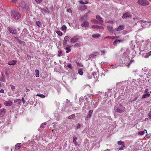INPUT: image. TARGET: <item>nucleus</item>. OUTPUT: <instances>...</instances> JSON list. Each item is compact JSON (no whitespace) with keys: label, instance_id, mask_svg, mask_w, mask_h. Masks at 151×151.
Listing matches in <instances>:
<instances>
[{"label":"nucleus","instance_id":"f257e3e1","mask_svg":"<svg viewBox=\"0 0 151 151\" xmlns=\"http://www.w3.org/2000/svg\"><path fill=\"white\" fill-rule=\"evenodd\" d=\"M134 22L138 27V31H139L143 29L144 28L149 27L150 26V23L151 22L150 21H138L137 19L133 18Z\"/></svg>","mask_w":151,"mask_h":151},{"label":"nucleus","instance_id":"f03ea898","mask_svg":"<svg viewBox=\"0 0 151 151\" xmlns=\"http://www.w3.org/2000/svg\"><path fill=\"white\" fill-rule=\"evenodd\" d=\"M11 16L16 19H19L20 17V14L15 10L11 11Z\"/></svg>","mask_w":151,"mask_h":151},{"label":"nucleus","instance_id":"7ed1b4c3","mask_svg":"<svg viewBox=\"0 0 151 151\" xmlns=\"http://www.w3.org/2000/svg\"><path fill=\"white\" fill-rule=\"evenodd\" d=\"M114 110L116 112L121 113L124 112L125 110V108L124 107L121 106L119 108L114 107Z\"/></svg>","mask_w":151,"mask_h":151},{"label":"nucleus","instance_id":"20e7f679","mask_svg":"<svg viewBox=\"0 0 151 151\" xmlns=\"http://www.w3.org/2000/svg\"><path fill=\"white\" fill-rule=\"evenodd\" d=\"M137 3L143 6H145L149 4V2L146 0H139Z\"/></svg>","mask_w":151,"mask_h":151},{"label":"nucleus","instance_id":"39448f33","mask_svg":"<svg viewBox=\"0 0 151 151\" xmlns=\"http://www.w3.org/2000/svg\"><path fill=\"white\" fill-rule=\"evenodd\" d=\"M19 7H21V8L24 9L25 8L26 9H27L28 7V6H26V4L23 1H21L18 3Z\"/></svg>","mask_w":151,"mask_h":151},{"label":"nucleus","instance_id":"423d86ee","mask_svg":"<svg viewBox=\"0 0 151 151\" xmlns=\"http://www.w3.org/2000/svg\"><path fill=\"white\" fill-rule=\"evenodd\" d=\"M69 38L68 36L65 37L63 40V46L64 47L66 46H68L69 45L67 44V42L69 40Z\"/></svg>","mask_w":151,"mask_h":151},{"label":"nucleus","instance_id":"0eeeda50","mask_svg":"<svg viewBox=\"0 0 151 151\" xmlns=\"http://www.w3.org/2000/svg\"><path fill=\"white\" fill-rule=\"evenodd\" d=\"M117 143L119 145H121V147L118 148L119 150H122L125 148L124 143L123 141H118Z\"/></svg>","mask_w":151,"mask_h":151},{"label":"nucleus","instance_id":"6e6552de","mask_svg":"<svg viewBox=\"0 0 151 151\" xmlns=\"http://www.w3.org/2000/svg\"><path fill=\"white\" fill-rule=\"evenodd\" d=\"M8 30L9 32L13 34H15L17 33V29L9 27Z\"/></svg>","mask_w":151,"mask_h":151},{"label":"nucleus","instance_id":"1a4fd4ad","mask_svg":"<svg viewBox=\"0 0 151 151\" xmlns=\"http://www.w3.org/2000/svg\"><path fill=\"white\" fill-rule=\"evenodd\" d=\"M79 39V37L77 36H74L70 40V42L72 43H74L76 42Z\"/></svg>","mask_w":151,"mask_h":151},{"label":"nucleus","instance_id":"9d476101","mask_svg":"<svg viewBox=\"0 0 151 151\" xmlns=\"http://www.w3.org/2000/svg\"><path fill=\"white\" fill-rule=\"evenodd\" d=\"M89 24L88 21H85L81 24V26L84 27H88L89 25Z\"/></svg>","mask_w":151,"mask_h":151},{"label":"nucleus","instance_id":"9b49d317","mask_svg":"<svg viewBox=\"0 0 151 151\" xmlns=\"http://www.w3.org/2000/svg\"><path fill=\"white\" fill-rule=\"evenodd\" d=\"M6 111V110L5 109L3 108L1 109L0 110V116L1 117L3 116Z\"/></svg>","mask_w":151,"mask_h":151},{"label":"nucleus","instance_id":"f8f14e48","mask_svg":"<svg viewBox=\"0 0 151 151\" xmlns=\"http://www.w3.org/2000/svg\"><path fill=\"white\" fill-rule=\"evenodd\" d=\"M12 104V102L11 101H6L4 102V104L6 106H10Z\"/></svg>","mask_w":151,"mask_h":151},{"label":"nucleus","instance_id":"ddd939ff","mask_svg":"<svg viewBox=\"0 0 151 151\" xmlns=\"http://www.w3.org/2000/svg\"><path fill=\"white\" fill-rule=\"evenodd\" d=\"M131 16V15L129 13H126L123 14L122 18L124 19L127 17H130Z\"/></svg>","mask_w":151,"mask_h":151},{"label":"nucleus","instance_id":"4468645a","mask_svg":"<svg viewBox=\"0 0 151 151\" xmlns=\"http://www.w3.org/2000/svg\"><path fill=\"white\" fill-rule=\"evenodd\" d=\"M22 147L21 143H18L16 144L15 147V149L16 150H18L20 149Z\"/></svg>","mask_w":151,"mask_h":151},{"label":"nucleus","instance_id":"2eb2a0df","mask_svg":"<svg viewBox=\"0 0 151 151\" xmlns=\"http://www.w3.org/2000/svg\"><path fill=\"white\" fill-rule=\"evenodd\" d=\"M17 62V61L16 60H12L10 61L8 63V64L9 65H15Z\"/></svg>","mask_w":151,"mask_h":151},{"label":"nucleus","instance_id":"dca6fc26","mask_svg":"<svg viewBox=\"0 0 151 151\" xmlns=\"http://www.w3.org/2000/svg\"><path fill=\"white\" fill-rule=\"evenodd\" d=\"M124 27L123 25H119V27L116 29V30L119 31L120 30L124 29Z\"/></svg>","mask_w":151,"mask_h":151},{"label":"nucleus","instance_id":"f3484780","mask_svg":"<svg viewBox=\"0 0 151 151\" xmlns=\"http://www.w3.org/2000/svg\"><path fill=\"white\" fill-rule=\"evenodd\" d=\"M93 112V110H90L89 111L87 114L88 118L89 119H90L91 118L92 114Z\"/></svg>","mask_w":151,"mask_h":151},{"label":"nucleus","instance_id":"a211bd4d","mask_svg":"<svg viewBox=\"0 0 151 151\" xmlns=\"http://www.w3.org/2000/svg\"><path fill=\"white\" fill-rule=\"evenodd\" d=\"M92 37L94 38H99L101 37V35L98 33L94 34L92 36Z\"/></svg>","mask_w":151,"mask_h":151},{"label":"nucleus","instance_id":"6ab92c4d","mask_svg":"<svg viewBox=\"0 0 151 151\" xmlns=\"http://www.w3.org/2000/svg\"><path fill=\"white\" fill-rule=\"evenodd\" d=\"M150 94L149 93H147L145 94H144L142 95V99H145L146 98H147L150 97Z\"/></svg>","mask_w":151,"mask_h":151},{"label":"nucleus","instance_id":"aec40b11","mask_svg":"<svg viewBox=\"0 0 151 151\" xmlns=\"http://www.w3.org/2000/svg\"><path fill=\"white\" fill-rule=\"evenodd\" d=\"M68 47H66L65 48V50H66V53H68L70 52L71 51V49H70L71 46H69L68 45Z\"/></svg>","mask_w":151,"mask_h":151},{"label":"nucleus","instance_id":"412c9836","mask_svg":"<svg viewBox=\"0 0 151 151\" xmlns=\"http://www.w3.org/2000/svg\"><path fill=\"white\" fill-rule=\"evenodd\" d=\"M132 60H131L130 61L129 60L128 62H126L124 63V64H125L126 66H127L128 68L129 67V66L131 65L132 63Z\"/></svg>","mask_w":151,"mask_h":151},{"label":"nucleus","instance_id":"4be33fe9","mask_svg":"<svg viewBox=\"0 0 151 151\" xmlns=\"http://www.w3.org/2000/svg\"><path fill=\"white\" fill-rule=\"evenodd\" d=\"M98 55V53L97 52H94L91 54L89 55V57H91L92 56H96Z\"/></svg>","mask_w":151,"mask_h":151},{"label":"nucleus","instance_id":"5701e85b","mask_svg":"<svg viewBox=\"0 0 151 151\" xmlns=\"http://www.w3.org/2000/svg\"><path fill=\"white\" fill-rule=\"evenodd\" d=\"M96 17L98 20H99L101 22H103V21L102 20V19L99 16V15H97L96 16Z\"/></svg>","mask_w":151,"mask_h":151},{"label":"nucleus","instance_id":"b1692460","mask_svg":"<svg viewBox=\"0 0 151 151\" xmlns=\"http://www.w3.org/2000/svg\"><path fill=\"white\" fill-rule=\"evenodd\" d=\"M75 117V115L74 114H73L69 116L68 117V118L70 119H74Z\"/></svg>","mask_w":151,"mask_h":151},{"label":"nucleus","instance_id":"393cba45","mask_svg":"<svg viewBox=\"0 0 151 151\" xmlns=\"http://www.w3.org/2000/svg\"><path fill=\"white\" fill-rule=\"evenodd\" d=\"M14 102L17 104H20L21 102V100L20 99H16L14 100Z\"/></svg>","mask_w":151,"mask_h":151},{"label":"nucleus","instance_id":"a878e982","mask_svg":"<svg viewBox=\"0 0 151 151\" xmlns=\"http://www.w3.org/2000/svg\"><path fill=\"white\" fill-rule=\"evenodd\" d=\"M35 76L37 78H38L39 76V72L38 70H35Z\"/></svg>","mask_w":151,"mask_h":151},{"label":"nucleus","instance_id":"bb28decb","mask_svg":"<svg viewBox=\"0 0 151 151\" xmlns=\"http://www.w3.org/2000/svg\"><path fill=\"white\" fill-rule=\"evenodd\" d=\"M122 40H115L113 42V44L114 45H116L117 43V42H119V43H120V42L122 41Z\"/></svg>","mask_w":151,"mask_h":151},{"label":"nucleus","instance_id":"cd10ccee","mask_svg":"<svg viewBox=\"0 0 151 151\" xmlns=\"http://www.w3.org/2000/svg\"><path fill=\"white\" fill-rule=\"evenodd\" d=\"M150 55H151V51L146 53L145 57V58H148Z\"/></svg>","mask_w":151,"mask_h":151},{"label":"nucleus","instance_id":"c85d7f7f","mask_svg":"<svg viewBox=\"0 0 151 151\" xmlns=\"http://www.w3.org/2000/svg\"><path fill=\"white\" fill-rule=\"evenodd\" d=\"M107 28L108 30L111 32L112 31L113 27L112 26H109L107 25Z\"/></svg>","mask_w":151,"mask_h":151},{"label":"nucleus","instance_id":"c756f323","mask_svg":"<svg viewBox=\"0 0 151 151\" xmlns=\"http://www.w3.org/2000/svg\"><path fill=\"white\" fill-rule=\"evenodd\" d=\"M99 25H93L92 26V28L95 29H98Z\"/></svg>","mask_w":151,"mask_h":151},{"label":"nucleus","instance_id":"7c9ffc66","mask_svg":"<svg viewBox=\"0 0 151 151\" xmlns=\"http://www.w3.org/2000/svg\"><path fill=\"white\" fill-rule=\"evenodd\" d=\"M0 81L2 82H4L5 81V78L4 76H2V77H1L0 79Z\"/></svg>","mask_w":151,"mask_h":151},{"label":"nucleus","instance_id":"2f4dec72","mask_svg":"<svg viewBox=\"0 0 151 151\" xmlns=\"http://www.w3.org/2000/svg\"><path fill=\"white\" fill-rule=\"evenodd\" d=\"M36 24L39 27H40L41 26V23L39 21H36Z\"/></svg>","mask_w":151,"mask_h":151},{"label":"nucleus","instance_id":"473e14b6","mask_svg":"<svg viewBox=\"0 0 151 151\" xmlns=\"http://www.w3.org/2000/svg\"><path fill=\"white\" fill-rule=\"evenodd\" d=\"M37 96H39L42 98H44L45 97V96L42 94H38L36 95Z\"/></svg>","mask_w":151,"mask_h":151},{"label":"nucleus","instance_id":"72a5a7b5","mask_svg":"<svg viewBox=\"0 0 151 151\" xmlns=\"http://www.w3.org/2000/svg\"><path fill=\"white\" fill-rule=\"evenodd\" d=\"M56 32L59 36H62L63 35L62 32L60 31H56Z\"/></svg>","mask_w":151,"mask_h":151},{"label":"nucleus","instance_id":"f704fd0d","mask_svg":"<svg viewBox=\"0 0 151 151\" xmlns=\"http://www.w3.org/2000/svg\"><path fill=\"white\" fill-rule=\"evenodd\" d=\"M66 27L65 25H63L61 27V29L62 31H64L66 29Z\"/></svg>","mask_w":151,"mask_h":151},{"label":"nucleus","instance_id":"c9c22d12","mask_svg":"<svg viewBox=\"0 0 151 151\" xmlns=\"http://www.w3.org/2000/svg\"><path fill=\"white\" fill-rule=\"evenodd\" d=\"M78 73L80 75H82L83 74V72L82 69H80L78 71Z\"/></svg>","mask_w":151,"mask_h":151},{"label":"nucleus","instance_id":"e433bc0d","mask_svg":"<svg viewBox=\"0 0 151 151\" xmlns=\"http://www.w3.org/2000/svg\"><path fill=\"white\" fill-rule=\"evenodd\" d=\"M46 123L45 122L43 123L40 126V128L45 127L46 126Z\"/></svg>","mask_w":151,"mask_h":151},{"label":"nucleus","instance_id":"4c0bfd02","mask_svg":"<svg viewBox=\"0 0 151 151\" xmlns=\"http://www.w3.org/2000/svg\"><path fill=\"white\" fill-rule=\"evenodd\" d=\"M73 46L74 47H80L81 46V45L80 43H77L75 44Z\"/></svg>","mask_w":151,"mask_h":151},{"label":"nucleus","instance_id":"58836bf2","mask_svg":"<svg viewBox=\"0 0 151 151\" xmlns=\"http://www.w3.org/2000/svg\"><path fill=\"white\" fill-rule=\"evenodd\" d=\"M115 37L114 36H108L107 37H105V38H109L112 40H113L114 39Z\"/></svg>","mask_w":151,"mask_h":151},{"label":"nucleus","instance_id":"ea45409f","mask_svg":"<svg viewBox=\"0 0 151 151\" xmlns=\"http://www.w3.org/2000/svg\"><path fill=\"white\" fill-rule=\"evenodd\" d=\"M67 66L68 67L70 68L71 69L73 68V67L72 66L71 64L70 63H68L67 64Z\"/></svg>","mask_w":151,"mask_h":151},{"label":"nucleus","instance_id":"a19ab883","mask_svg":"<svg viewBox=\"0 0 151 151\" xmlns=\"http://www.w3.org/2000/svg\"><path fill=\"white\" fill-rule=\"evenodd\" d=\"M74 144L76 146H79V145L78 143L77 142H76V141H75L74 142H73Z\"/></svg>","mask_w":151,"mask_h":151},{"label":"nucleus","instance_id":"79ce46f5","mask_svg":"<svg viewBox=\"0 0 151 151\" xmlns=\"http://www.w3.org/2000/svg\"><path fill=\"white\" fill-rule=\"evenodd\" d=\"M37 4H40L42 2V0H35Z\"/></svg>","mask_w":151,"mask_h":151},{"label":"nucleus","instance_id":"37998d69","mask_svg":"<svg viewBox=\"0 0 151 151\" xmlns=\"http://www.w3.org/2000/svg\"><path fill=\"white\" fill-rule=\"evenodd\" d=\"M67 12H69L70 13H72V10L70 9H67Z\"/></svg>","mask_w":151,"mask_h":151},{"label":"nucleus","instance_id":"c03bdc74","mask_svg":"<svg viewBox=\"0 0 151 151\" xmlns=\"http://www.w3.org/2000/svg\"><path fill=\"white\" fill-rule=\"evenodd\" d=\"M10 86L11 88V89L13 91L15 89V87L14 86L11 85Z\"/></svg>","mask_w":151,"mask_h":151},{"label":"nucleus","instance_id":"a18cd8bd","mask_svg":"<svg viewBox=\"0 0 151 151\" xmlns=\"http://www.w3.org/2000/svg\"><path fill=\"white\" fill-rule=\"evenodd\" d=\"M150 136L151 134H147L146 135V136L148 138H150Z\"/></svg>","mask_w":151,"mask_h":151},{"label":"nucleus","instance_id":"49530a36","mask_svg":"<svg viewBox=\"0 0 151 151\" xmlns=\"http://www.w3.org/2000/svg\"><path fill=\"white\" fill-rule=\"evenodd\" d=\"M62 53V51H60V52H58V55L59 56H60L61 55V54Z\"/></svg>","mask_w":151,"mask_h":151},{"label":"nucleus","instance_id":"de8ad7c7","mask_svg":"<svg viewBox=\"0 0 151 151\" xmlns=\"http://www.w3.org/2000/svg\"><path fill=\"white\" fill-rule=\"evenodd\" d=\"M77 139V138L76 137H73V142H74L75 141H76Z\"/></svg>","mask_w":151,"mask_h":151},{"label":"nucleus","instance_id":"09e8293b","mask_svg":"<svg viewBox=\"0 0 151 151\" xmlns=\"http://www.w3.org/2000/svg\"><path fill=\"white\" fill-rule=\"evenodd\" d=\"M145 133H138V134L139 135H143Z\"/></svg>","mask_w":151,"mask_h":151},{"label":"nucleus","instance_id":"8fccbe9b","mask_svg":"<svg viewBox=\"0 0 151 151\" xmlns=\"http://www.w3.org/2000/svg\"><path fill=\"white\" fill-rule=\"evenodd\" d=\"M145 133H138V134L139 135H143Z\"/></svg>","mask_w":151,"mask_h":151},{"label":"nucleus","instance_id":"3c124183","mask_svg":"<svg viewBox=\"0 0 151 151\" xmlns=\"http://www.w3.org/2000/svg\"><path fill=\"white\" fill-rule=\"evenodd\" d=\"M104 29V28L103 27L99 26L98 29Z\"/></svg>","mask_w":151,"mask_h":151},{"label":"nucleus","instance_id":"603ef678","mask_svg":"<svg viewBox=\"0 0 151 151\" xmlns=\"http://www.w3.org/2000/svg\"><path fill=\"white\" fill-rule=\"evenodd\" d=\"M21 101H22L23 104L26 101L23 98H22Z\"/></svg>","mask_w":151,"mask_h":151},{"label":"nucleus","instance_id":"864d4df0","mask_svg":"<svg viewBox=\"0 0 151 151\" xmlns=\"http://www.w3.org/2000/svg\"><path fill=\"white\" fill-rule=\"evenodd\" d=\"M80 127H81V125L79 124H77V126L76 128H77V129L79 128Z\"/></svg>","mask_w":151,"mask_h":151},{"label":"nucleus","instance_id":"5fc2aeb1","mask_svg":"<svg viewBox=\"0 0 151 151\" xmlns=\"http://www.w3.org/2000/svg\"><path fill=\"white\" fill-rule=\"evenodd\" d=\"M149 116L150 119H151V111L149 112Z\"/></svg>","mask_w":151,"mask_h":151},{"label":"nucleus","instance_id":"6e6d98bb","mask_svg":"<svg viewBox=\"0 0 151 151\" xmlns=\"http://www.w3.org/2000/svg\"><path fill=\"white\" fill-rule=\"evenodd\" d=\"M0 92L1 93H4V90L3 89H1L0 90Z\"/></svg>","mask_w":151,"mask_h":151},{"label":"nucleus","instance_id":"4d7b16f0","mask_svg":"<svg viewBox=\"0 0 151 151\" xmlns=\"http://www.w3.org/2000/svg\"><path fill=\"white\" fill-rule=\"evenodd\" d=\"M80 3L82 4H84V2H83L82 0L80 1Z\"/></svg>","mask_w":151,"mask_h":151},{"label":"nucleus","instance_id":"13d9d810","mask_svg":"<svg viewBox=\"0 0 151 151\" xmlns=\"http://www.w3.org/2000/svg\"><path fill=\"white\" fill-rule=\"evenodd\" d=\"M118 65H114V66L112 68H116L118 67Z\"/></svg>","mask_w":151,"mask_h":151},{"label":"nucleus","instance_id":"bf43d9fd","mask_svg":"<svg viewBox=\"0 0 151 151\" xmlns=\"http://www.w3.org/2000/svg\"><path fill=\"white\" fill-rule=\"evenodd\" d=\"M29 91H30L29 89L27 88H26V91H25L26 92H29Z\"/></svg>","mask_w":151,"mask_h":151},{"label":"nucleus","instance_id":"052dcab7","mask_svg":"<svg viewBox=\"0 0 151 151\" xmlns=\"http://www.w3.org/2000/svg\"><path fill=\"white\" fill-rule=\"evenodd\" d=\"M148 91H149L148 90V88H146L145 90V92L146 93H147V92Z\"/></svg>","mask_w":151,"mask_h":151},{"label":"nucleus","instance_id":"680f3d73","mask_svg":"<svg viewBox=\"0 0 151 151\" xmlns=\"http://www.w3.org/2000/svg\"><path fill=\"white\" fill-rule=\"evenodd\" d=\"M101 53L102 54H104L105 53V52L104 51H101Z\"/></svg>","mask_w":151,"mask_h":151},{"label":"nucleus","instance_id":"e2e57ef3","mask_svg":"<svg viewBox=\"0 0 151 151\" xmlns=\"http://www.w3.org/2000/svg\"><path fill=\"white\" fill-rule=\"evenodd\" d=\"M127 33V31H125V30H124V31H123V34H125Z\"/></svg>","mask_w":151,"mask_h":151},{"label":"nucleus","instance_id":"0e129e2a","mask_svg":"<svg viewBox=\"0 0 151 151\" xmlns=\"http://www.w3.org/2000/svg\"><path fill=\"white\" fill-rule=\"evenodd\" d=\"M66 102L67 103H69L70 102V100H68V99H67L66 100Z\"/></svg>","mask_w":151,"mask_h":151},{"label":"nucleus","instance_id":"69168bd1","mask_svg":"<svg viewBox=\"0 0 151 151\" xmlns=\"http://www.w3.org/2000/svg\"><path fill=\"white\" fill-rule=\"evenodd\" d=\"M88 3V1H86L85 2H84V4H87Z\"/></svg>","mask_w":151,"mask_h":151},{"label":"nucleus","instance_id":"338daca9","mask_svg":"<svg viewBox=\"0 0 151 151\" xmlns=\"http://www.w3.org/2000/svg\"><path fill=\"white\" fill-rule=\"evenodd\" d=\"M17 0H12V1L14 2H16Z\"/></svg>","mask_w":151,"mask_h":151},{"label":"nucleus","instance_id":"774afa93","mask_svg":"<svg viewBox=\"0 0 151 151\" xmlns=\"http://www.w3.org/2000/svg\"><path fill=\"white\" fill-rule=\"evenodd\" d=\"M104 151H109V150L107 149V150H104Z\"/></svg>","mask_w":151,"mask_h":151}]
</instances>
